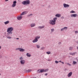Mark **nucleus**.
I'll list each match as a JSON object with an SVG mask.
<instances>
[{
  "label": "nucleus",
  "instance_id": "nucleus-1",
  "mask_svg": "<svg viewBox=\"0 0 78 78\" xmlns=\"http://www.w3.org/2000/svg\"><path fill=\"white\" fill-rule=\"evenodd\" d=\"M13 30H14V28L12 27H10L9 28H8L7 29V31L8 33L7 34V38H8V39L12 38V37H11L9 36V35H11V34H12V31Z\"/></svg>",
  "mask_w": 78,
  "mask_h": 78
},
{
  "label": "nucleus",
  "instance_id": "nucleus-2",
  "mask_svg": "<svg viewBox=\"0 0 78 78\" xmlns=\"http://www.w3.org/2000/svg\"><path fill=\"white\" fill-rule=\"evenodd\" d=\"M20 64L22 65H23L25 62V61L23 59V58L22 57H21L20 58Z\"/></svg>",
  "mask_w": 78,
  "mask_h": 78
},
{
  "label": "nucleus",
  "instance_id": "nucleus-3",
  "mask_svg": "<svg viewBox=\"0 0 78 78\" xmlns=\"http://www.w3.org/2000/svg\"><path fill=\"white\" fill-rule=\"evenodd\" d=\"M40 38V36H36L35 39L32 42L33 43H35V42H37L38 41V39Z\"/></svg>",
  "mask_w": 78,
  "mask_h": 78
},
{
  "label": "nucleus",
  "instance_id": "nucleus-4",
  "mask_svg": "<svg viewBox=\"0 0 78 78\" xmlns=\"http://www.w3.org/2000/svg\"><path fill=\"white\" fill-rule=\"evenodd\" d=\"M22 4H23L24 5H25L26 4H30V0H27L26 1H24L23 2H22Z\"/></svg>",
  "mask_w": 78,
  "mask_h": 78
},
{
  "label": "nucleus",
  "instance_id": "nucleus-5",
  "mask_svg": "<svg viewBox=\"0 0 78 78\" xmlns=\"http://www.w3.org/2000/svg\"><path fill=\"white\" fill-rule=\"evenodd\" d=\"M49 23L52 25H55L56 24V22H54L53 20H49Z\"/></svg>",
  "mask_w": 78,
  "mask_h": 78
},
{
  "label": "nucleus",
  "instance_id": "nucleus-6",
  "mask_svg": "<svg viewBox=\"0 0 78 78\" xmlns=\"http://www.w3.org/2000/svg\"><path fill=\"white\" fill-rule=\"evenodd\" d=\"M63 6L64 8H69L70 7V5L68 4L64 3L63 4Z\"/></svg>",
  "mask_w": 78,
  "mask_h": 78
},
{
  "label": "nucleus",
  "instance_id": "nucleus-7",
  "mask_svg": "<svg viewBox=\"0 0 78 78\" xmlns=\"http://www.w3.org/2000/svg\"><path fill=\"white\" fill-rule=\"evenodd\" d=\"M16 3L17 2L16 1H14L13 2V3L12 5V7H15L16 6Z\"/></svg>",
  "mask_w": 78,
  "mask_h": 78
},
{
  "label": "nucleus",
  "instance_id": "nucleus-8",
  "mask_svg": "<svg viewBox=\"0 0 78 78\" xmlns=\"http://www.w3.org/2000/svg\"><path fill=\"white\" fill-rule=\"evenodd\" d=\"M16 50H19L20 51H22V52H23V51H25V50L23 49V48H17Z\"/></svg>",
  "mask_w": 78,
  "mask_h": 78
},
{
  "label": "nucleus",
  "instance_id": "nucleus-9",
  "mask_svg": "<svg viewBox=\"0 0 78 78\" xmlns=\"http://www.w3.org/2000/svg\"><path fill=\"white\" fill-rule=\"evenodd\" d=\"M78 16L77 14H73L71 15V16L72 17H76Z\"/></svg>",
  "mask_w": 78,
  "mask_h": 78
},
{
  "label": "nucleus",
  "instance_id": "nucleus-10",
  "mask_svg": "<svg viewBox=\"0 0 78 78\" xmlns=\"http://www.w3.org/2000/svg\"><path fill=\"white\" fill-rule=\"evenodd\" d=\"M73 73L72 72H69L68 75V77H70L72 75Z\"/></svg>",
  "mask_w": 78,
  "mask_h": 78
},
{
  "label": "nucleus",
  "instance_id": "nucleus-11",
  "mask_svg": "<svg viewBox=\"0 0 78 78\" xmlns=\"http://www.w3.org/2000/svg\"><path fill=\"white\" fill-rule=\"evenodd\" d=\"M17 19L18 20H20L22 19V16H18L17 17Z\"/></svg>",
  "mask_w": 78,
  "mask_h": 78
},
{
  "label": "nucleus",
  "instance_id": "nucleus-12",
  "mask_svg": "<svg viewBox=\"0 0 78 78\" xmlns=\"http://www.w3.org/2000/svg\"><path fill=\"white\" fill-rule=\"evenodd\" d=\"M75 54H76V52H74L73 53H70L69 55H72V56H74V55H75Z\"/></svg>",
  "mask_w": 78,
  "mask_h": 78
},
{
  "label": "nucleus",
  "instance_id": "nucleus-13",
  "mask_svg": "<svg viewBox=\"0 0 78 78\" xmlns=\"http://www.w3.org/2000/svg\"><path fill=\"white\" fill-rule=\"evenodd\" d=\"M56 17H61V14H57L55 15Z\"/></svg>",
  "mask_w": 78,
  "mask_h": 78
},
{
  "label": "nucleus",
  "instance_id": "nucleus-14",
  "mask_svg": "<svg viewBox=\"0 0 78 78\" xmlns=\"http://www.w3.org/2000/svg\"><path fill=\"white\" fill-rule=\"evenodd\" d=\"M36 25L34 23H32L31 24V27H35Z\"/></svg>",
  "mask_w": 78,
  "mask_h": 78
},
{
  "label": "nucleus",
  "instance_id": "nucleus-15",
  "mask_svg": "<svg viewBox=\"0 0 78 78\" xmlns=\"http://www.w3.org/2000/svg\"><path fill=\"white\" fill-rule=\"evenodd\" d=\"M26 14V11H24L22 12L21 14H20V16H23V15H24V14Z\"/></svg>",
  "mask_w": 78,
  "mask_h": 78
},
{
  "label": "nucleus",
  "instance_id": "nucleus-16",
  "mask_svg": "<svg viewBox=\"0 0 78 78\" xmlns=\"http://www.w3.org/2000/svg\"><path fill=\"white\" fill-rule=\"evenodd\" d=\"M26 55L27 57H30V56H31L30 54L29 53H27L26 54Z\"/></svg>",
  "mask_w": 78,
  "mask_h": 78
},
{
  "label": "nucleus",
  "instance_id": "nucleus-17",
  "mask_svg": "<svg viewBox=\"0 0 78 78\" xmlns=\"http://www.w3.org/2000/svg\"><path fill=\"white\" fill-rule=\"evenodd\" d=\"M44 27L45 26H39L38 27V28H40V29H41L42 28H44Z\"/></svg>",
  "mask_w": 78,
  "mask_h": 78
},
{
  "label": "nucleus",
  "instance_id": "nucleus-18",
  "mask_svg": "<svg viewBox=\"0 0 78 78\" xmlns=\"http://www.w3.org/2000/svg\"><path fill=\"white\" fill-rule=\"evenodd\" d=\"M9 23V21H7L4 22V23L5 24V25H7V24H8Z\"/></svg>",
  "mask_w": 78,
  "mask_h": 78
},
{
  "label": "nucleus",
  "instance_id": "nucleus-19",
  "mask_svg": "<svg viewBox=\"0 0 78 78\" xmlns=\"http://www.w3.org/2000/svg\"><path fill=\"white\" fill-rule=\"evenodd\" d=\"M56 20H57V17H56L54 18L53 19V21H54V22H56Z\"/></svg>",
  "mask_w": 78,
  "mask_h": 78
},
{
  "label": "nucleus",
  "instance_id": "nucleus-20",
  "mask_svg": "<svg viewBox=\"0 0 78 78\" xmlns=\"http://www.w3.org/2000/svg\"><path fill=\"white\" fill-rule=\"evenodd\" d=\"M69 50L71 51V50H73V47H70L69 48Z\"/></svg>",
  "mask_w": 78,
  "mask_h": 78
},
{
  "label": "nucleus",
  "instance_id": "nucleus-21",
  "mask_svg": "<svg viewBox=\"0 0 78 78\" xmlns=\"http://www.w3.org/2000/svg\"><path fill=\"white\" fill-rule=\"evenodd\" d=\"M77 63V62H75V61H73V64L74 65V64L75 65L76 64V63Z\"/></svg>",
  "mask_w": 78,
  "mask_h": 78
},
{
  "label": "nucleus",
  "instance_id": "nucleus-22",
  "mask_svg": "<svg viewBox=\"0 0 78 78\" xmlns=\"http://www.w3.org/2000/svg\"><path fill=\"white\" fill-rule=\"evenodd\" d=\"M46 53L48 55H50V54H51V52L50 51H48L46 52Z\"/></svg>",
  "mask_w": 78,
  "mask_h": 78
},
{
  "label": "nucleus",
  "instance_id": "nucleus-23",
  "mask_svg": "<svg viewBox=\"0 0 78 78\" xmlns=\"http://www.w3.org/2000/svg\"><path fill=\"white\" fill-rule=\"evenodd\" d=\"M41 73H42V72H44V69H41Z\"/></svg>",
  "mask_w": 78,
  "mask_h": 78
},
{
  "label": "nucleus",
  "instance_id": "nucleus-24",
  "mask_svg": "<svg viewBox=\"0 0 78 78\" xmlns=\"http://www.w3.org/2000/svg\"><path fill=\"white\" fill-rule=\"evenodd\" d=\"M31 69H28V70H27L26 72H31Z\"/></svg>",
  "mask_w": 78,
  "mask_h": 78
},
{
  "label": "nucleus",
  "instance_id": "nucleus-25",
  "mask_svg": "<svg viewBox=\"0 0 78 78\" xmlns=\"http://www.w3.org/2000/svg\"><path fill=\"white\" fill-rule=\"evenodd\" d=\"M37 73H41V69H38L37 70Z\"/></svg>",
  "mask_w": 78,
  "mask_h": 78
},
{
  "label": "nucleus",
  "instance_id": "nucleus-26",
  "mask_svg": "<svg viewBox=\"0 0 78 78\" xmlns=\"http://www.w3.org/2000/svg\"><path fill=\"white\" fill-rule=\"evenodd\" d=\"M48 69H44V72H48Z\"/></svg>",
  "mask_w": 78,
  "mask_h": 78
},
{
  "label": "nucleus",
  "instance_id": "nucleus-27",
  "mask_svg": "<svg viewBox=\"0 0 78 78\" xmlns=\"http://www.w3.org/2000/svg\"><path fill=\"white\" fill-rule=\"evenodd\" d=\"M70 12L71 13H75V11H73V10H72V11H71Z\"/></svg>",
  "mask_w": 78,
  "mask_h": 78
},
{
  "label": "nucleus",
  "instance_id": "nucleus-28",
  "mask_svg": "<svg viewBox=\"0 0 78 78\" xmlns=\"http://www.w3.org/2000/svg\"><path fill=\"white\" fill-rule=\"evenodd\" d=\"M33 16V14H30V15H28V17H30V16Z\"/></svg>",
  "mask_w": 78,
  "mask_h": 78
},
{
  "label": "nucleus",
  "instance_id": "nucleus-29",
  "mask_svg": "<svg viewBox=\"0 0 78 78\" xmlns=\"http://www.w3.org/2000/svg\"><path fill=\"white\" fill-rule=\"evenodd\" d=\"M44 48H45L44 47H42L41 48V50H44Z\"/></svg>",
  "mask_w": 78,
  "mask_h": 78
},
{
  "label": "nucleus",
  "instance_id": "nucleus-30",
  "mask_svg": "<svg viewBox=\"0 0 78 78\" xmlns=\"http://www.w3.org/2000/svg\"><path fill=\"white\" fill-rule=\"evenodd\" d=\"M54 29H51V32L52 33V32H53L54 31Z\"/></svg>",
  "mask_w": 78,
  "mask_h": 78
},
{
  "label": "nucleus",
  "instance_id": "nucleus-31",
  "mask_svg": "<svg viewBox=\"0 0 78 78\" xmlns=\"http://www.w3.org/2000/svg\"><path fill=\"white\" fill-rule=\"evenodd\" d=\"M37 47L38 48H40V46L39 45H37Z\"/></svg>",
  "mask_w": 78,
  "mask_h": 78
},
{
  "label": "nucleus",
  "instance_id": "nucleus-32",
  "mask_svg": "<svg viewBox=\"0 0 78 78\" xmlns=\"http://www.w3.org/2000/svg\"><path fill=\"white\" fill-rule=\"evenodd\" d=\"M64 30H67V27H65L63 28Z\"/></svg>",
  "mask_w": 78,
  "mask_h": 78
},
{
  "label": "nucleus",
  "instance_id": "nucleus-33",
  "mask_svg": "<svg viewBox=\"0 0 78 78\" xmlns=\"http://www.w3.org/2000/svg\"><path fill=\"white\" fill-rule=\"evenodd\" d=\"M55 63H56V64H58V62H58L57 61H55Z\"/></svg>",
  "mask_w": 78,
  "mask_h": 78
},
{
  "label": "nucleus",
  "instance_id": "nucleus-34",
  "mask_svg": "<svg viewBox=\"0 0 78 78\" xmlns=\"http://www.w3.org/2000/svg\"><path fill=\"white\" fill-rule=\"evenodd\" d=\"M67 65H69V66H71V64H70V63H67Z\"/></svg>",
  "mask_w": 78,
  "mask_h": 78
},
{
  "label": "nucleus",
  "instance_id": "nucleus-35",
  "mask_svg": "<svg viewBox=\"0 0 78 78\" xmlns=\"http://www.w3.org/2000/svg\"><path fill=\"white\" fill-rule=\"evenodd\" d=\"M75 34H76V33H78V31H76L75 32Z\"/></svg>",
  "mask_w": 78,
  "mask_h": 78
},
{
  "label": "nucleus",
  "instance_id": "nucleus-36",
  "mask_svg": "<svg viewBox=\"0 0 78 78\" xmlns=\"http://www.w3.org/2000/svg\"><path fill=\"white\" fill-rule=\"evenodd\" d=\"M64 18V16H62L61 17V19H63Z\"/></svg>",
  "mask_w": 78,
  "mask_h": 78
},
{
  "label": "nucleus",
  "instance_id": "nucleus-37",
  "mask_svg": "<svg viewBox=\"0 0 78 78\" xmlns=\"http://www.w3.org/2000/svg\"><path fill=\"white\" fill-rule=\"evenodd\" d=\"M63 30H64V28H62V29H61V31H63Z\"/></svg>",
  "mask_w": 78,
  "mask_h": 78
},
{
  "label": "nucleus",
  "instance_id": "nucleus-38",
  "mask_svg": "<svg viewBox=\"0 0 78 78\" xmlns=\"http://www.w3.org/2000/svg\"><path fill=\"white\" fill-rule=\"evenodd\" d=\"M58 44L59 45H60V44H61V42H59L58 43Z\"/></svg>",
  "mask_w": 78,
  "mask_h": 78
},
{
  "label": "nucleus",
  "instance_id": "nucleus-39",
  "mask_svg": "<svg viewBox=\"0 0 78 78\" xmlns=\"http://www.w3.org/2000/svg\"><path fill=\"white\" fill-rule=\"evenodd\" d=\"M45 76H47V75H48V74H47V73H46L45 74Z\"/></svg>",
  "mask_w": 78,
  "mask_h": 78
},
{
  "label": "nucleus",
  "instance_id": "nucleus-40",
  "mask_svg": "<svg viewBox=\"0 0 78 78\" xmlns=\"http://www.w3.org/2000/svg\"><path fill=\"white\" fill-rule=\"evenodd\" d=\"M9 0H5V2H8Z\"/></svg>",
  "mask_w": 78,
  "mask_h": 78
},
{
  "label": "nucleus",
  "instance_id": "nucleus-41",
  "mask_svg": "<svg viewBox=\"0 0 78 78\" xmlns=\"http://www.w3.org/2000/svg\"><path fill=\"white\" fill-rule=\"evenodd\" d=\"M62 64H64V62H62Z\"/></svg>",
  "mask_w": 78,
  "mask_h": 78
},
{
  "label": "nucleus",
  "instance_id": "nucleus-42",
  "mask_svg": "<svg viewBox=\"0 0 78 78\" xmlns=\"http://www.w3.org/2000/svg\"><path fill=\"white\" fill-rule=\"evenodd\" d=\"M2 58V56H0V58Z\"/></svg>",
  "mask_w": 78,
  "mask_h": 78
},
{
  "label": "nucleus",
  "instance_id": "nucleus-43",
  "mask_svg": "<svg viewBox=\"0 0 78 78\" xmlns=\"http://www.w3.org/2000/svg\"><path fill=\"white\" fill-rule=\"evenodd\" d=\"M51 61V60H50V59H48V61Z\"/></svg>",
  "mask_w": 78,
  "mask_h": 78
},
{
  "label": "nucleus",
  "instance_id": "nucleus-44",
  "mask_svg": "<svg viewBox=\"0 0 78 78\" xmlns=\"http://www.w3.org/2000/svg\"><path fill=\"white\" fill-rule=\"evenodd\" d=\"M16 39H19V38H16Z\"/></svg>",
  "mask_w": 78,
  "mask_h": 78
},
{
  "label": "nucleus",
  "instance_id": "nucleus-45",
  "mask_svg": "<svg viewBox=\"0 0 78 78\" xmlns=\"http://www.w3.org/2000/svg\"><path fill=\"white\" fill-rule=\"evenodd\" d=\"M59 62H61V61H59Z\"/></svg>",
  "mask_w": 78,
  "mask_h": 78
},
{
  "label": "nucleus",
  "instance_id": "nucleus-46",
  "mask_svg": "<svg viewBox=\"0 0 78 78\" xmlns=\"http://www.w3.org/2000/svg\"><path fill=\"white\" fill-rule=\"evenodd\" d=\"M2 48V46H0V50L1 49V48Z\"/></svg>",
  "mask_w": 78,
  "mask_h": 78
},
{
  "label": "nucleus",
  "instance_id": "nucleus-47",
  "mask_svg": "<svg viewBox=\"0 0 78 78\" xmlns=\"http://www.w3.org/2000/svg\"><path fill=\"white\" fill-rule=\"evenodd\" d=\"M67 70V69H65V70Z\"/></svg>",
  "mask_w": 78,
  "mask_h": 78
},
{
  "label": "nucleus",
  "instance_id": "nucleus-48",
  "mask_svg": "<svg viewBox=\"0 0 78 78\" xmlns=\"http://www.w3.org/2000/svg\"><path fill=\"white\" fill-rule=\"evenodd\" d=\"M77 49H78V47H77Z\"/></svg>",
  "mask_w": 78,
  "mask_h": 78
},
{
  "label": "nucleus",
  "instance_id": "nucleus-49",
  "mask_svg": "<svg viewBox=\"0 0 78 78\" xmlns=\"http://www.w3.org/2000/svg\"><path fill=\"white\" fill-rule=\"evenodd\" d=\"M77 43L78 44V41H77Z\"/></svg>",
  "mask_w": 78,
  "mask_h": 78
},
{
  "label": "nucleus",
  "instance_id": "nucleus-50",
  "mask_svg": "<svg viewBox=\"0 0 78 78\" xmlns=\"http://www.w3.org/2000/svg\"><path fill=\"white\" fill-rule=\"evenodd\" d=\"M0 75H1V73H0Z\"/></svg>",
  "mask_w": 78,
  "mask_h": 78
}]
</instances>
